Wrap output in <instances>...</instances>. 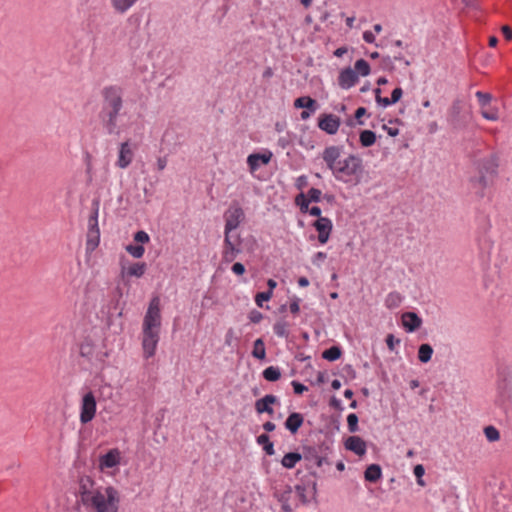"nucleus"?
Returning a JSON list of instances; mask_svg holds the SVG:
<instances>
[{
    "instance_id": "nucleus-1",
    "label": "nucleus",
    "mask_w": 512,
    "mask_h": 512,
    "mask_svg": "<svg viewBox=\"0 0 512 512\" xmlns=\"http://www.w3.org/2000/svg\"><path fill=\"white\" fill-rule=\"evenodd\" d=\"M342 147L328 146L322 152V158L333 176L342 182L348 183L352 178L357 179V183L363 173V161L359 156L350 154L341 160Z\"/></svg>"
},
{
    "instance_id": "nucleus-2",
    "label": "nucleus",
    "mask_w": 512,
    "mask_h": 512,
    "mask_svg": "<svg viewBox=\"0 0 512 512\" xmlns=\"http://www.w3.org/2000/svg\"><path fill=\"white\" fill-rule=\"evenodd\" d=\"M102 104L99 119L107 134L119 135L118 118L124 105L123 89L118 85H109L101 90Z\"/></svg>"
},
{
    "instance_id": "nucleus-3",
    "label": "nucleus",
    "mask_w": 512,
    "mask_h": 512,
    "mask_svg": "<svg viewBox=\"0 0 512 512\" xmlns=\"http://www.w3.org/2000/svg\"><path fill=\"white\" fill-rule=\"evenodd\" d=\"M161 328L160 299L152 298L143 319L142 347L146 358L155 354Z\"/></svg>"
},
{
    "instance_id": "nucleus-4",
    "label": "nucleus",
    "mask_w": 512,
    "mask_h": 512,
    "mask_svg": "<svg viewBox=\"0 0 512 512\" xmlns=\"http://www.w3.org/2000/svg\"><path fill=\"white\" fill-rule=\"evenodd\" d=\"M119 502L120 498L117 489L108 486L105 488V493L100 491L85 506L92 508L95 512H117Z\"/></svg>"
},
{
    "instance_id": "nucleus-5",
    "label": "nucleus",
    "mask_w": 512,
    "mask_h": 512,
    "mask_svg": "<svg viewBox=\"0 0 512 512\" xmlns=\"http://www.w3.org/2000/svg\"><path fill=\"white\" fill-rule=\"evenodd\" d=\"M496 403L505 410H512V368L499 372Z\"/></svg>"
},
{
    "instance_id": "nucleus-6",
    "label": "nucleus",
    "mask_w": 512,
    "mask_h": 512,
    "mask_svg": "<svg viewBox=\"0 0 512 512\" xmlns=\"http://www.w3.org/2000/svg\"><path fill=\"white\" fill-rule=\"evenodd\" d=\"M100 208V199L94 198L92 200V212L88 219V232H87V250H95L100 242V230L98 227V213Z\"/></svg>"
},
{
    "instance_id": "nucleus-7",
    "label": "nucleus",
    "mask_w": 512,
    "mask_h": 512,
    "mask_svg": "<svg viewBox=\"0 0 512 512\" xmlns=\"http://www.w3.org/2000/svg\"><path fill=\"white\" fill-rule=\"evenodd\" d=\"M225 226L224 234L228 236L229 232H234L245 220V212L238 201H232L229 208L223 215Z\"/></svg>"
},
{
    "instance_id": "nucleus-8",
    "label": "nucleus",
    "mask_w": 512,
    "mask_h": 512,
    "mask_svg": "<svg viewBox=\"0 0 512 512\" xmlns=\"http://www.w3.org/2000/svg\"><path fill=\"white\" fill-rule=\"evenodd\" d=\"M242 238L240 234H234L233 232L224 234L223 249H222V261L225 263L233 262L239 254L242 253Z\"/></svg>"
},
{
    "instance_id": "nucleus-9",
    "label": "nucleus",
    "mask_w": 512,
    "mask_h": 512,
    "mask_svg": "<svg viewBox=\"0 0 512 512\" xmlns=\"http://www.w3.org/2000/svg\"><path fill=\"white\" fill-rule=\"evenodd\" d=\"M328 446H304L302 449V459L309 463H314L317 467L323 466V464L330 465L331 463L327 459Z\"/></svg>"
},
{
    "instance_id": "nucleus-10",
    "label": "nucleus",
    "mask_w": 512,
    "mask_h": 512,
    "mask_svg": "<svg viewBox=\"0 0 512 512\" xmlns=\"http://www.w3.org/2000/svg\"><path fill=\"white\" fill-rule=\"evenodd\" d=\"M499 157L497 154H490L487 157L475 162L476 172L495 179L498 175Z\"/></svg>"
},
{
    "instance_id": "nucleus-11",
    "label": "nucleus",
    "mask_w": 512,
    "mask_h": 512,
    "mask_svg": "<svg viewBox=\"0 0 512 512\" xmlns=\"http://www.w3.org/2000/svg\"><path fill=\"white\" fill-rule=\"evenodd\" d=\"M448 122L454 129H463L468 125V119L462 114V102L459 99L454 100L449 108Z\"/></svg>"
},
{
    "instance_id": "nucleus-12",
    "label": "nucleus",
    "mask_w": 512,
    "mask_h": 512,
    "mask_svg": "<svg viewBox=\"0 0 512 512\" xmlns=\"http://www.w3.org/2000/svg\"><path fill=\"white\" fill-rule=\"evenodd\" d=\"M96 413V398L93 392L86 393L81 402L80 421L82 424H87L95 417Z\"/></svg>"
},
{
    "instance_id": "nucleus-13",
    "label": "nucleus",
    "mask_w": 512,
    "mask_h": 512,
    "mask_svg": "<svg viewBox=\"0 0 512 512\" xmlns=\"http://www.w3.org/2000/svg\"><path fill=\"white\" fill-rule=\"evenodd\" d=\"M341 125V119L335 114L323 113L318 118V127L329 135H335Z\"/></svg>"
},
{
    "instance_id": "nucleus-14",
    "label": "nucleus",
    "mask_w": 512,
    "mask_h": 512,
    "mask_svg": "<svg viewBox=\"0 0 512 512\" xmlns=\"http://www.w3.org/2000/svg\"><path fill=\"white\" fill-rule=\"evenodd\" d=\"M100 489L95 488V482L89 476H83L79 480V494L81 502L86 505L91 498L97 495Z\"/></svg>"
},
{
    "instance_id": "nucleus-15",
    "label": "nucleus",
    "mask_w": 512,
    "mask_h": 512,
    "mask_svg": "<svg viewBox=\"0 0 512 512\" xmlns=\"http://www.w3.org/2000/svg\"><path fill=\"white\" fill-rule=\"evenodd\" d=\"M469 182L475 195L478 198H484L486 189L493 184L494 179L490 178V176L476 173V175L470 177Z\"/></svg>"
},
{
    "instance_id": "nucleus-16",
    "label": "nucleus",
    "mask_w": 512,
    "mask_h": 512,
    "mask_svg": "<svg viewBox=\"0 0 512 512\" xmlns=\"http://www.w3.org/2000/svg\"><path fill=\"white\" fill-rule=\"evenodd\" d=\"M312 225L318 232V241L321 244L327 243L333 229L332 221L327 217L319 218Z\"/></svg>"
},
{
    "instance_id": "nucleus-17",
    "label": "nucleus",
    "mask_w": 512,
    "mask_h": 512,
    "mask_svg": "<svg viewBox=\"0 0 512 512\" xmlns=\"http://www.w3.org/2000/svg\"><path fill=\"white\" fill-rule=\"evenodd\" d=\"M292 494L293 490L289 485H286L283 489H274L273 496L281 504V509L283 512H293V507L290 504Z\"/></svg>"
},
{
    "instance_id": "nucleus-18",
    "label": "nucleus",
    "mask_w": 512,
    "mask_h": 512,
    "mask_svg": "<svg viewBox=\"0 0 512 512\" xmlns=\"http://www.w3.org/2000/svg\"><path fill=\"white\" fill-rule=\"evenodd\" d=\"M133 157L134 153L130 147V141L127 140L120 144L116 165L121 169H125L131 164Z\"/></svg>"
},
{
    "instance_id": "nucleus-19",
    "label": "nucleus",
    "mask_w": 512,
    "mask_h": 512,
    "mask_svg": "<svg viewBox=\"0 0 512 512\" xmlns=\"http://www.w3.org/2000/svg\"><path fill=\"white\" fill-rule=\"evenodd\" d=\"M359 80L358 74L351 68L347 67L341 70L338 76V85L342 89H350L353 87Z\"/></svg>"
},
{
    "instance_id": "nucleus-20",
    "label": "nucleus",
    "mask_w": 512,
    "mask_h": 512,
    "mask_svg": "<svg viewBox=\"0 0 512 512\" xmlns=\"http://www.w3.org/2000/svg\"><path fill=\"white\" fill-rule=\"evenodd\" d=\"M278 403V398L275 395L268 394L263 398L256 400L255 410L258 414L267 413L269 415L274 414L272 405Z\"/></svg>"
},
{
    "instance_id": "nucleus-21",
    "label": "nucleus",
    "mask_w": 512,
    "mask_h": 512,
    "mask_svg": "<svg viewBox=\"0 0 512 512\" xmlns=\"http://www.w3.org/2000/svg\"><path fill=\"white\" fill-rule=\"evenodd\" d=\"M344 446L346 450H349L358 456L365 455L367 450L366 442L359 436L348 437L344 442Z\"/></svg>"
},
{
    "instance_id": "nucleus-22",
    "label": "nucleus",
    "mask_w": 512,
    "mask_h": 512,
    "mask_svg": "<svg viewBox=\"0 0 512 512\" xmlns=\"http://www.w3.org/2000/svg\"><path fill=\"white\" fill-rule=\"evenodd\" d=\"M402 324L407 332H414L422 325V319L415 312H405L402 315Z\"/></svg>"
},
{
    "instance_id": "nucleus-23",
    "label": "nucleus",
    "mask_w": 512,
    "mask_h": 512,
    "mask_svg": "<svg viewBox=\"0 0 512 512\" xmlns=\"http://www.w3.org/2000/svg\"><path fill=\"white\" fill-rule=\"evenodd\" d=\"M272 154L269 152L265 153H253L247 158V164L251 172H255L261 164H268L271 160Z\"/></svg>"
},
{
    "instance_id": "nucleus-24",
    "label": "nucleus",
    "mask_w": 512,
    "mask_h": 512,
    "mask_svg": "<svg viewBox=\"0 0 512 512\" xmlns=\"http://www.w3.org/2000/svg\"><path fill=\"white\" fill-rule=\"evenodd\" d=\"M147 269V264L145 262H136L130 265L128 268H125L124 266L121 269V276L122 278L125 277H136L140 278L142 277Z\"/></svg>"
},
{
    "instance_id": "nucleus-25",
    "label": "nucleus",
    "mask_w": 512,
    "mask_h": 512,
    "mask_svg": "<svg viewBox=\"0 0 512 512\" xmlns=\"http://www.w3.org/2000/svg\"><path fill=\"white\" fill-rule=\"evenodd\" d=\"M101 468H113L120 463V452L118 449H111L99 459Z\"/></svg>"
},
{
    "instance_id": "nucleus-26",
    "label": "nucleus",
    "mask_w": 512,
    "mask_h": 512,
    "mask_svg": "<svg viewBox=\"0 0 512 512\" xmlns=\"http://www.w3.org/2000/svg\"><path fill=\"white\" fill-rule=\"evenodd\" d=\"M303 422H304L303 415L298 412H293L287 417V419L284 423V426L292 434H296L298 432L299 428L302 426Z\"/></svg>"
},
{
    "instance_id": "nucleus-27",
    "label": "nucleus",
    "mask_w": 512,
    "mask_h": 512,
    "mask_svg": "<svg viewBox=\"0 0 512 512\" xmlns=\"http://www.w3.org/2000/svg\"><path fill=\"white\" fill-rule=\"evenodd\" d=\"M294 107L297 109H308L311 112H315L318 109V103L310 96H302L295 99Z\"/></svg>"
},
{
    "instance_id": "nucleus-28",
    "label": "nucleus",
    "mask_w": 512,
    "mask_h": 512,
    "mask_svg": "<svg viewBox=\"0 0 512 512\" xmlns=\"http://www.w3.org/2000/svg\"><path fill=\"white\" fill-rule=\"evenodd\" d=\"M381 477L382 469L378 464L369 465L364 472L365 480L371 483L377 482Z\"/></svg>"
},
{
    "instance_id": "nucleus-29",
    "label": "nucleus",
    "mask_w": 512,
    "mask_h": 512,
    "mask_svg": "<svg viewBox=\"0 0 512 512\" xmlns=\"http://www.w3.org/2000/svg\"><path fill=\"white\" fill-rule=\"evenodd\" d=\"M302 459V454L298 452H289L282 458L281 464L287 469L295 467L296 463Z\"/></svg>"
},
{
    "instance_id": "nucleus-30",
    "label": "nucleus",
    "mask_w": 512,
    "mask_h": 512,
    "mask_svg": "<svg viewBox=\"0 0 512 512\" xmlns=\"http://www.w3.org/2000/svg\"><path fill=\"white\" fill-rule=\"evenodd\" d=\"M256 441L259 445H262L263 450L267 455L272 456L275 454L274 444L270 441V437L268 434L259 435Z\"/></svg>"
},
{
    "instance_id": "nucleus-31",
    "label": "nucleus",
    "mask_w": 512,
    "mask_h": 512,
    "mask_svg": "<svg viewBox=\"0 0 512 512\" xmlns=\"http://www.w3.org/2000/svg\"><path fill=\"white\" fill-rule=\"evenodd\" d=\"M433 355V348L430 344H421L418 348V359L422 363H428Z\"/></svg>"
},
{
    "instance_id": "nucleus-32",
    "label": "nucleus",
    "mask_w": 512,
    "mask_h": 512,
    "mask_svg": "<svg viewBox=\"0 0 512 512\" xmlns=\"http://www.w3.org/2000/svg\"><path fill=\"white\" fill-rule=\"evenodd\" d=\"M403 297L398 292H391L387 295L385 299V306L389 309H394L400 306L402 303Z\"/></svg>"
},
{
    "instance_id": "nucleus-33",
    "label": "nucleus",
    "mask_w": 512,
    "mask_h": 512,
    "mask_svg": "<svg viewBox=\"0 0 512 512\" xmlns=\"http://www.w3.org/2000/svg\"><path fill=\"white\" fill-rule=\"evenodd\" d=\"M252 356L259 359L264 360L266 357V349L264 341L261 338H258L254 342Z\"/></svg>"
},
{
    "instance_id": "nucleus-34",
    "label": "nucleus",
    "mask_w": 512,
    "mask_h": 512,
    "mask_svg": "<svg viewBox=\"0 0 512 512\" xmlns=\"http://www.w3.org/2000/svg\"><path fill=\"white\" fill-rule=\"evenodd\" d=\"M376 142V134L371 130H363L360 133V143L363 147H371Z\"/></svg>"
},
{
    "instance_id": "nucleus-35",
    "label": "nucleus",
    "mask_w": 512,
    "mask_h": 512,
    "mask_svg": "<svg viewBox=\"0 0 512 512\" xmlns=\"http://www.w3.org/2000/svg\"><path fill=\"white\" fill-rule=\"evenodd\" d=\"M342 355V350L339 346H332L322 353V357L325 360L328 361H336L338 360Z\"/></svg>"
},
{
    "instance_id": "nucleus-36",
    "label": "nucleus",
    "mask_w": 512,
    "mask_h": 512,
    "mask_svg": "<svg viewBox=\"0 0 512 512\" xmlns=\"http://www.w3.org/2000/svg\"><path fill=\"white\" fill-rule=\"evenodd\" d=\"M263 377L269 382L278 381L281 378V372L278 367L269 366L263 371Z\"/></svg>"
},
{
    "instance_id": "nucleus-37",
    "label": "nucleus",
    "mask_w": 512,
    "mask_h": 512,
    "mask_svg": "<svg viewBox=\"0 0 512 512\" xmlns=\"http://www.w3.org/2000/svg\"><path fill=\"white\" fill-rule=\"evenodd\" d=\"M136 1L137 0H111V3H112L113 8L117 12L124 13L130 7H132Z\"/></svg>"
},
{
    "instance_id": "nucleus-38",
    "label": "nucleus",
    "mask_w": 512,
    "mask_h": 512,
    "mask_svg": "<svg viewBox=\"0 0 512 512\" xmlns=\"http://www.w3.org/2000/svg\"><path fill=\"white\" fill-rule=\"evenodd\" d=\"M353 70L358 74V76H368L370 74L371 68L366 60L359 59L355 62Z\"/></svg>"
},
{
    "instance_id": "nucleus-39",
    "label": "nucleus",
    "mask_w": 512,
    "mask_h": 512,
    "mask_svg": "<svg viewBox=\"0 0 512 512\" xmlns=\"http://www.w3.org/2000/svg\"><path fill=\"white\" fill-rule=\"evenodd\" d=\"M273 330L278 337L287 338L289 335L288 323L283 319L278 320L274 324Z\"/></svg>"
},
{
    "instance_id": "nucleus-40",
    "label": "nucleus",
    "mask_w": 512,
    "mask_h": 512,
    "mask_svg": "<svg viewBox=\"0 0 512 512\" xmlns=\"http://www.w3.org/2000/svg\"><path fill=\"white\" fill-rule=\"evenodd\" d=\"M295 203H296L297 206H299L300 211L302 213H307L308 212L310 200L307 199L306 195L303 192H301L300 194H298L296 196Z\"/></svg>"
},
{
    "instance_id": "nucleus-41",
    "label": "nucleus",
    "mask_w": 512,
    "mask_h": 512,
    "mask_svg": "<svg viewBox=\"0 0 512 512\" xmlns=\"http://www.w3.org/2000/svg\"><path fill=\"white\" fill-rule=\"evenodd\" d=\"M126 251L134 258H141L144 255L145 249L142 245H132L129 244L126 246Z\"/></svg>"
},
{
    "instance_id": "nucleus-42",
    "label": "nucleus",
    "mask_w": 512,
    "mask_h": 512,
    "mask_svg": "<svg viewBox=\"0 0 512 512\" xmlns=\"http://www.w3.org/2000/svg\"><path fill=\"white\" fill-rule=\"evenodd\" d=\"M358 421V416L355 413L347 416V427L350 433H356L359 430Z\"/></svg>"
},
{
    "instance_id": "nucleus-43",
    "label": "nucleus",
    "mask_w": 512,
    "mask_h": 512,
    "mask_svg": "<svg viewBox=\"0 0 512 512\" xmlns=\"http://www.w3.org/2000/svg\"><path fill=\"white\" fill-rule=\"evenodd\" d=\"M484 434L490 442H495L500 439V433L494 426L485 427Z\"/></svg>"
},
{
    "instance_id": "nucleus-44",
    "label": "nucleus",
    "mask_w": 512,
    "mask_h": 512,
    "mask_svg": "<svg viewBox=\"0 0 512 512\" xmlns=\"http://www.w3.org/2000/svg\"><path fill=\"white\" fill-rule=\"evenodd\" d=\"M475 95H476L482 109H484L486 106H488L492 100V95L490 93L477 91Z\"/></svg>"
},
{
    "instance_id": "nucleus-45",
    "label": "nucleus",
    "mask_w": 512,
    "mask_h": 512,
    "mask_svg": "<svg viewBox=\"0 0 512 512\" xmlns=\"http://www.w3.org/2000/svg\"><path fill=\"white\" fill-rule=\"evenodd\" d=\"M414 475L416 476L417 478V484L420 485V486H425V482L423 480V475L425 474V469H424V466L421 465V464H417L415 467H414Z\"/></svg>"
},
{
    "instance_id": "nucleus-46",
    "label": "nucleus",
    "mask_w": 512,
    "mask_h": 512,
    "mask_svg": "<svg viewBox=\"0 0 512 512\" xmlns=\"http://www.w3.org/2000/svg\"><path fill=\"white\" fill-rule=\"evenodd\" d=\"M272 295L273 294H272L271 291L259 292L255 296V302H256V304L259 307H262L263 306V302L264 301H269L271 299Z\"/></svg>"
},
{
    "instance_id": "nucleus-47",
    "label": "nucleus",
    "mask_w": 512,
    "mask_h": 512,
    "mask_svg": "<svg viewBox=\"0 0 512 512\" xmlns=\"http://www.w3.org/2000/svg\"><path fill=\"white\" fill-rule=\"evenodd\" d=\"M321 196H322V192L320 189H317V188H311L309 189V191L307 192V199L310 200V203L311 202H319L321 200Z\"/></svg>"
},
{
    "instance_id": "nucleus-48",
    "label": "nucleus",
    "mask_w": 512,
    "mask_h": 512,
    "mask_svg": "<svg viewBox=\"0 0 512 512\" xmlns=\"http://www.w3.org/2000/svg\"><path fill=\"white\" fill-rule=\"evenodd\" d=\"M295 490L297 492L299 501L302 504H307L309 502V500L306 495V486L305 485H296Z\"/></svg>"
},
{
    "instance_id": "nucleus-49",
    "label": "nucleus",
    "mask_w": 512,
    "mask_h": 512,
    "mask_svg": "<svg viewBox=\"0 0 512 512\" xmlns=\"http://www.w3.org/2000/svg\"><path fill=\"white\" fill-rule=\"evenodd\" d=\"M481 115L490 121H496L499 119L498 110L497 109H491V110H481Z\"/></svg>"
},
{
    "instance_id": "nucleus-50",
    "label": "nucleus",
    "mask_w": 512,
    "mask_h": 512,
    "mask_svg": "<svg viewBox=\"0 0 512 512\" xmlns=\"http://www.w3.org/2000/svg\"><path fill=\"white\" fill-rule=\"evenodd\" d=\"M381 65L384 70L393 71L395 69L394 60L391 56H383L381 59Z\"/></svg>"
},
{
    "instance_id": "nucleus-51",
    "label": "nucleus",
    "mask_w": 512,
    "mask_h": 512,
    "mask_svg": "<svg viewBox=\"0 0 512 512\" xmlns=\"http://www.w3.org/2000/svg\"><path fill=\"white\" fill-rule=\"evenodd\" d=\"M133 238H134V241H136L137 243H140V244L148 243L149 240H150L149 235L145 231H143V230L137 231L134 234Z\"/></svg>"
},
{
    "instance_id": "nucleus-52",
    "label": "nucleus",
    "mask_w": 512,
    "mask_h": 512,
    "mask_svg": "<svg viewBox=\"0 0 512 512\" xmlns=\"http://www.w3.org/2000/svg\"><path fill=\"white\" fill-rule=\"evenodd\" d=\"M400 339L396 338L393 334H388L386 337V344L390 351L395 349V345L400 344Z\"/></svg>"
},
{
    "instance_id": "nucleus-53",
    "label": "nucleus",
    "mask_w": 512,
    "mask_h": 512,
    "mask_svg": "<svg viewBox=\"0 0 512 512\" xmlns=\"http://www.w3.org/2000/svg\"><path fill=\"white\" fill-rule=\"evenodd\" d=\"M248 318L252 323H259L263 319V314L260 311L254 309L250 311Z\"/></svg>"
},
{
    "instance_id": "nucleus-54",
    "label": "nucleus",
    "mask_w": 512,
    "mask_h": 512,
    "mask_svg": "<svg viewBox=\"0 0 512 512\" xmlns=\"http://www.w3.org/2000/svg\"><path fill=\"white\" fill-rule=\"evenodd\" d=\"M292 386H293V389H294V393L295 394H303L305 391L308 390L307 386L303 385L302 383L298 382V381H292Z\"/></svg>"
},
{
    "instance_id": "nucleus-55",
    "label": "nucleus",
    "mask_w": 512,
    "mask_h": 512,
    "mask_svg": "<svg viewBox=\"0 0 512 512\" xmlns=\"http://www.w3.org/2000/svg\"><path fill=\"white\" fill-rule=\"evenodd\" d=\"M402 95H403V90L400 87H397L392 91L390 99L395 104L401 99Z\"/></svg>"
},
{
    "instance_id": "nucleus-56",
    "label": "nucleus",
    "mask_w": 512,
    "mask_h": 512,
    "mask_svg": "<svg viewBox=\"0 0 512 512\" xmlns=\"http://www.w3.org/2000/svg\"><path fill=\"white\" fill-rule=\"evenodd\" d=\"M231 270L236 275H243L245 273V266L240 262H236L232 265Z\"/></svg>"
},
{
    "instance_id": "nucleus-57",
    "label": "nucleus",
    "mask_w": 512,
    "mask_h": 512,
    "mask_svg": "<svg viewBox=\"0 0 512 512\" xmlns=\"http://www.w3.org/2000/svg\"><path fill=\"white\" fill-rule=\"evenodd\" d=\"M327 255L326 253L324 252H317L313 258H312V263L314 265H317L319 266L321 262H323L325 259H326Z\"/></svg>"
},
{
    "instance_id": "nucleus-58",
    "label": "nucleus",
    "mask_w": 512,
    "mask_h": 512,
    "mask_svg": "<svg viewBox=\"0 0 512 512\" xmlns=\"http://www.w3.org/2000/svg\"><path fill=\"white\" fill-rule=\"evenodd\" d=\"M367 113V110L365 107H359L355 111V119L357 120L358 124L362 125L363 121H361V117H363Z\"/></svg>"
},
{
    "instance_id": "nucleus-59",
    "label": "nucleus",
    "mask_w": 512,
    "mask_h": 512,
    "mask_svg": "<svg viewBox=\"0 0 512 512\" xmlns=\"http://www.w3.org/2000/svg\"><path fill=\"white\" fill-rule=\"evenodd\" d=\"M234 339H236L234 337V330L232 328H230V329H228V331H227V333L225 335V344L227 346H232Z\"/></svg>"
},
{
    "instance_id": "nucleus-60",
    "label": "nucleus",
    "mask_w": 512,
    "mask_h": 512,
    "mask_svg": "<svg viewBox=\"0 0 512 512\" xmlns=\"http://www.w3.org/2000/svg\"><path fill=\"white\" fill-rule=\"evenodd\" d=\"M329 405L330 407L336 409V410H343V407H342V404H341V401L336 398L335 396H332L330 401H329Z\"/></svg>"
},
{
    "instance_id": "nucleus-61",
    "label": "nucleus",
    "mask_w": 512,
    "mask_h": 512,
    "mask_svg": "<svg viewBox=\"0 0 512 512\" xmlns=\"http://www.w3.org/2000/svg\"><path fill=\"white\" fill-rule=\"evenodd\" d=\"M308 184L307 177L305 175L299 176L296 180V187L302 190Z\"/></svg>"
},
{
    "instance_id": "nucleus-62",
    "label": "nucleus",
    "mask_w": 512,
    "mask_h": 512,
    "mask_svg": "<svg viewBox=\"0 0 512 512\" xmlns=\"http://www.w3.org/2000/svg\"><path fill=\"white\" fill-rule=\"evenodd\" d=\"M299 302H300V299H299V298H295V299L290 303L289 309H290V312H291V313H293V314H297V313L300 311Z\"/></svg>"
},
{
    "instance_id": "nucleus-63",
    "label": "nucleus",
    "mask_w": 512,
    "mask_h": 512,
    "mask_svg": "<svg viewBox=\"0 0 512 512\" xmlns=\"http://www.w3.org/2000/svg\"><path fill=\"white\" fill-rule=\"evenodd\" d=\"M307 213H309L311 216L317 217L318 219L323 218L321 216L322 211L318 206H313V207L309 208Z\"/></svg>"
},
{
    "instance_id": "nucleus-64",
    "label": "nucleus",
    "mask_w": 512,
    "mask_h": 512,
    "mask_svg": "<svg viewBox=\"0 0 512 512\" xmlns=\"http://www.w3.org/2000/svg\"><path fill=\"white\" fill-rule=\"evenodd\" d=\"M501 31H502L505 39H507V40L512 39V29L508 25L502 26Z\"/></svg>"
}]
</instances>
